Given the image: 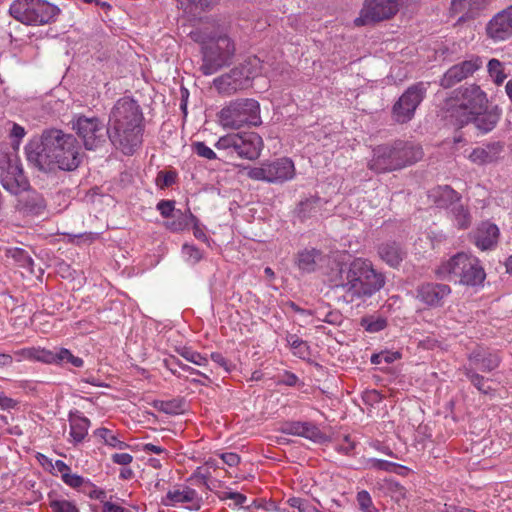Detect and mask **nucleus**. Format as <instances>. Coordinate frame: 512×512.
<instances>
[{
    "mask_svg": "<svg viewBox=\"0 0 512 512\" xmlns=\"http://www.w3.org/2000/svg\"><path fill=\"white\" fill-rule=\"evenodd\" d=\"M25 151L29 163L43 172L73 171L81 162L77 139L56 128L44 130L28 143Z\"/></svg>",
    "mask_w": 512,
    "mask_h": 512,
    "instance_id": "f257e3e1",
    "label": "nucleus"
},
{
    "mask_svg": "<svg viewBox=\"0 0 512 512\" xmlns=\"http://www.w3.org/2000/svg\"><path fill=\"white\" fill-rule=\"evenodd\" d=\"M143 113L139 104L129 98L119 99L113 106L108 121V138L126 155H131L142 144Z\"/></svg>",
    "mask_w": 512,
    "mask_h": 512,
    "instance_id": "f03ea898",
    "label": "nucleus"
},
{
    "mask_svg": "<svg viewBox=\"0 0 512 512\" xmlns=\"http://www.w3.org/2000/svg\"><path fill=\"white\" fill-rule=\"evenodd\" d=\"M385 284V274L375 269L371 261L355 258L341 265L334 286L342 289L348 302L360 303L379 292Z\"/></svg>",
    "mask_w": 512,
    "mask_h": 512,
    "instance_id": "7ed1b4c3",
    "label": "nucleus"
},
{
    "mask_svg": "<svg viewBox=\"0 0 512 512\" xmlns=\"http://www.w3.org/2000/svg\"><path fill=\"white\" fill-rule=\"evenodd\" d=\"M422 157L423 150L419 144L395 140L392 143L375 147L368 167L376 173L391 172L413 165Z\"/></svg>",
    "mask_w": 512,
    "mask_h": 512,
    "instance_id": "20e7f679",
    "label": "nucleus"
},
{
    "mask_svg": "<svg viewBox=\"0 0 512 512\" xmlns=\"http://www.w3.org/2000/svg\"><path fill=\"white\" fill-rule=\"evenodd\" d=\"M440 277L459 282L467 286H478L486 278L484 268L478 258L460 252L443 263L437 270Z\"/></svg>",
    "mask_w": 512,
    "mask_h": 512,
    "instance_id": "39448f33",
    "label": "nucleus"
},
{
    "mask_svg": "<svg viewBox=\"0 0 512 512\" xmlns=\"http://www.w3.org/2000/svg\"><path fill=\"white\" fill-rule=\"evenodd\" d=\"M9 13L25 25L41 26L55 22L60 9L46 0H14Z\"/></svg>",
    "mask_w": 512,
    "mask_h": 512,
    "instance_id": "423d86ee",
    "label": "nucleus"
},
{
    "mask_svg": "<svg viewBox=\"0 0 512 512\" xmlns=\"http://www.w3.org/2000/svg\"><path fill=\"white\" fill-rule=\"evenodd\" d=\"M202 64L200 71L208 76L232 63L235 44L224 32L210 36V43L202 46Z\"/></svg>",
    "mask_w": 512,
    "mask_h": 512,
    "instance_id": "0eeeda50",
    "label": "nucleus"
},
{
    "mask_svg": "<svg viewBox=\"0 0 512 512\" xmlns=\"http://www.w3.org/2000/svg\"><path fill=\"white\" fill-rule=\"evenodd\" d=\"M454 101L455 104L450 108V117L460 127L471 123L473 115L486 108L488 102L486 94L475 84L455 90Z\"/></svg>",
    "mask_w": 512,
    "mask_h": 512,
    "instance_id": "6e6552de",
    "label": "nucleus"
},
{
    "mask_svg": "<svg viewBox=\"0 0 512 512\" xmlns=\"http://www.w3.org/2000/svg\"><path fill=\"white\" fill-rule=\"evenodd\" d=\"M219 122L227 129H240L244 126L261 124L260 105L250 98L230 101L219 112Z\"/></svg>",
    "mask_w": 512,
    "mask_h": 512,
    "instance_id": "1a4fd4ad",
    "label": "nucleus"
},
{
    "mask_svg": "<svg viewBox=\"0 0 512 512\" xmlns=\"http://www.w3.org/2000/svg\"><path fill=\"white\" fill-rule=\"evenodd\" d=\"M259 66L260 60L258 58H249L228 73L215 78L213 80L214 87L225 96L247 89L251 86L252 79L257 75Z\"/></svg>",
    "mask_w": 512,
    "mask_h": 512,
    "instance_id": "9d476101",
    "label": "nucleus"
},
{
    "mask_svg": "<svg viewBox=\"0 0 512 512\" xmlns=\"http://www.w3.org/2000/svg\"><path fill=\"white\" fill-rule=\"evenodd\" d=\"M71 125L87 150H94L106 142L108 126L106 127L98 117L77 115L72 119Z\"/></svg>",
    "mask_w": 512,
    "mask_h": 512,
    "instance_id": "9b49d317",
    "label": "nucleus"
},
{
    "mask_svg": "<svg viewBox=\"0 0 512 512\" xmlns=\"http://www.w3.org/2000/svg\"><path fill=\"white\" fill-rule=\"evenodd\" d=\"M249 178L268 183H283L295 176L294 163L290 158L282 157L262 163L248 171Z\"/></svg>",
    "mask_w": 512,
    "mask_h": 512,
    "instance_id": "f8f14e48",
    "label": "nucleus"
},
{
    "mask_svg": "<svg viewBox=\"0 0 512 512\" xmlns=\"http://www.w3.org/2000/svg\"><path fill=\"white\" fill-rule=\"evenodd\" d=\"M402 2L403 0H365L354 23L356 26H364L390 19L399 11Z\"/></svg>",
    "mask_w": 512,
    "mask_h": 512,
    "instance_id": "ddd939ff",
    "label": "nucleus"
},
{
    "mask_svg": "<svg viewBox=\"0 0 512 512\" xmlns=\"http://www.w3.org/2000/svg\"><path fill=\"white\" fill-rule=\"evenodd\" d=\"M427 88L423 82L410 86L392 107V115L396 122H409L425 97Z\"/></svg>",
    "mask_w": 512,
    "mask_h": 512,
    "instance_id": "4468645a",
    "label": "nucleus"
},
{
    "mask_svg": "<svg viewBox=\"0 0 512 512\" xmlns=\"http://www.w3.org/2000/svg\"><path fill=\"white\" fill-rule=\"evenodd\" d=\"M19 354L25 359L35 360L46 364L70 363L74 367H82L84 364L80 357L74 356L66 348L47 350L45 348L32 347L22 349Z\"/></svg>",
    "mask_w": 512,
    "mask_h": 512,
    "instance_id": "2eb2a0df",
    "label": "nucleus"
},
{
    "mask_svg": "<svg viewBox=\"0 0 512 512\" xmlns=\"http://www.w3.org/2000/svg\"><path fill=\"white\" fill-rule=\"evenodd\" d=\"M0 168L3 171L1 183L4 189L17 195L29 188V182L16 159L4 158L0 161Z\"/></svg>",
    "mask_w": 512,
    "mask_h": 512,
    "instance_id": "dca6fc26",
    "label": "nucleus"
},
{
    "mask_svg": "<svg viewBox=\"0 0 512 512\" xmlns=\"http://www.w3.org/2000/svg\"><path fill=\"white\" fill-rule=\"evenodd\" d=\"M486 33L493 41H503L512 36V5L497 13L487 24Z\"/></svg>",
    "mask_w": 512,
    "mask_h": 512,
    "instance_id": "f3484780",
    "label": "nucleus"
},
{
    "mask_svg": "<svg viewBox=\"0 0 512 512\" xmlns=\"http://www.w3.org/2000/svg\"><path fill=\"white\" fill-rule=\"evenodd\" d=\"M451 293L446 284L425 283L417 288V299L431 307H438L443 304V299Z\"/></svg>",
    "mask_w": 512,
    "mask_h": 512,
    "instance_id": "a211bd4d",
    "label": "nucleus"
},
{
    "mask_svg": "<svg viewBox=\"0 0 512 512\" xmlns=\"http://www.w3.org/2000/svg\"><path fill=\"white\" fill-rule=\"evenodd\" d=\"M480 64L478 60H466L449 68L440 80V85L445 88H451L468 76L478 70Z\"/></svg>",
    "mask_w": 512,
    "mask_h": 512,
    "instance_id": "6ab92c4d",
    "label": "nucleus"
},
{
    "mask_svg": "<svg viewBox=\"0 0 512 512\" xmlns=\"http://www.w3.org/2000/svg\"><path fill=\"white\" fill-rule=\"evenodd\" d=\"M498 227L489 222L482 223L474 232V243L481 250L491 249L498 240Z\"/></svg>",
    "mask_w": 512,
    "mask_h": 512,
    "instance_id": "aec40b11",
    "label": "nucleus"
},
{
    "mask_svg": "<svg viewBox=\"0 0 512 512\" xmlns=\"http://www.w3.org/2000/svg\"><path fill=\"white\" fill-rule=\"evenodd\" d=\"M503 148L502 142L488 143L484 147L475 148L469 155V159L478 165L492 163L498 160Z\"/></svg>",
    "mask_w": 512,
    "mask_h": 512,
    "instance_id": "412c9836",
    "label": "nucleus"
},
{
    "mask_svg": "<svg viewBox=\"0 0 512 512\" xmlns=\"http://www.w3.org/2000/svg\"><path fill=\"white\" fill-rule=\"evenodd\" d=\"M243 143L240 149V158L249 160L257 159L260 156L263 140L255 132L241 133Z\"/></svg>",
    "mask_w": 512,
    "mask_h": 512,
    "instance_id": "4be33fe9",
    "label": "nucleus"
},
{
    "mask_svg": "<svg viewBox=\"0 0 512 512\" xmlns=\"http://www.w3.org/2000/svg\"><path fill=\"white\" fill-rule=\"evenodd\" d=\"M17 195L19 196L17 207L25 213L38 214L45 207L43 198L29 188Z\"/></svg>",
    "mask_w": 512,
    "mask_h": 512,
    "instance_id": "5701e85b",
    "label": "nucleus"
},
{
    "mask_svg": "<svg viewBox=\"0 0 512 512\" xmlns=\"http://www.w3.org/2000/svg\"><path fill=\"white\" fill-rule=\"evenodd\" d=\"M378 254L386 264L393 268L398 267L406 256V252L396 242L381 244L378 248Z\"/></svg>",
    "mask_w": 512,
    "mask_h": 512,
    "instance_id": "b1692460",
    "label": "nucleus"
},
{
    "mask_svg": "<svg viewBox=\"0 0 512 512\" xmlns=\"http://www.w3.org/2000/svg\"><path fill=\"white\" fill-rule=\"evenodd\" d=\"M500 115L495 110H483L477 111L476 114L471 118V122L475 127L482 133H488L492 131L498 123Z\"/></svg>",
    "mask_w": 512,
    "mask_h": 512,
    "instance_id": "393cba45",
    "label": "nucleus"
},
{
    "mask_svg": "<svg viewBox=\"0 0 512 512\" xmlns=\"http://www.w3.org/2000/svg\"><path fill=\"white\" fill-rule=\"evenodd\" d=\"M430 196L438 207L449 208V210L461 199L460 194L447 185L434 189Z\"/></svg>",
    "mask_w": 512,
    "mask_h": 512,
    "instance_id": "a878e982",
    "label": "nucleus"
},
{
    "mask_svg": "<svg viewBox=\"0 0 512 512\" xmlns=\"http://www.w3.org/2000/svg\"><path fill=\"white\" fill-rule=\"evenodd\" d=\"M470 367H477L483 372H491L500 364V358L496 354L485 353L480 350L473 351L469 355Z\"/></svg>",
    "mask_w": 512,
    "mask_h": 512,
    "instance_id": "bb28decb",
    "label": "nucleus"
},
{
    "mask_svg": "<svg viewBox=\"0 0 512 512\" xmlns=\"http://www.w3.org/2000/svg\"><path fill=\"white\" fill-rule=\"evenodd\" d=\"M243 143L241 133H231L222 136L215 143V148L218 151H223L226 156H233L236 154L240 157V149Z\"/></svg>",
    "mask_w": 512,
    "mask_h": 512,
    "instance_id": "cd10ccee",
    "label": "nucleus"
},
{
    "mask_svg": "<svg viewBox=\"0 0 512 512\" xmlns=\"http://www.w3.org/2000/svg\"><path fill=\"white\" fill-rule=\"evenodd\" d=\"M323 201L319 197H310L301 201L296 209V214L301 221L316 216L321 207Z\"/></svg>",
    "mask_w": 512,
    "mask_h": 512,
    "instance_id": "c85d7f7f",
    "label": "nucleus"
},
{
    "mask_svg": "<svg viewBox=\"0 0 512 512\" xmlns=\"http://www.w3.org/2000/svg\"><path fill=\"white\" fill-rule=\"evenodd\" d=\"M321 260V252L316 249L304 250L298 254L297 265L305 273L314 272Z\"/></svg>",
    "mask_w": 512,
    "mask_h": 512,
    "instance_id": "c756f323",
    "label": "nucleus"
},
{
    "mask_svg": "<svg viewBox=\"0 0 512 512\" xmlns=\"http://www.w3.org/2000/svg\"><path fill=\"white\" fill-rule=\"evenodd\" d=\"M450 211L451 219L459 229H467L471 226L472 216L467 206L460 201L454 204Z\"/></svg>",
    "mask_w": 512,
    "mask_h": 512,
    "instance_id": "7c9ffc66",
    "label": "nucleus"
},
{
    "mask_svg": "<svg viewBox=\"0 0 512 512\" xmlns=\"http://www.w3.org/2000/svg\"><path fill=\"white\" fill-rule=\"evenodd\" d=\"M486 2L487 0H451V7L455 13H466L473 17L485 7Z\"/></svg>",
    "mask_w": 512,
    "mask_h": 512,
    "instance_id": "2f4dec72",
    "label": "nucleus"
},
{
    "mask_svg": "<svg viewBox=\"0 0 512 512\" xmlns=\"http://www.w3.org/2000/svg\"><path fill=\"white\" fill-rule=\"evenodd\" d=\"M90 420L83 416H76L70 418V435L75 443H80L84 440L88 433Z\"/></svg>",
    "mask_w": 512,
    "mask_h": 512,
    "instance_id": "473e14b6",
    "label": "nucleus"
},
{
    "mask_svg": "<svg viewBox=\"0 0 512 512\" xmlns=\"http://www.w3.org/2000/svg\"><path fill=\"white\" fill-rule=\"evenodd\" d=\"M0 252H3L7 258H11L17 263L19 266L24 268H31L33 265V260L22 248L19 247H4L0 248Z\"/></svg>",
    "mask_w": 512,
    "mask_h": 512,
    "instance_id": "72a5a7b5",
    "label": "nucleus"
},
{
    "mask_svg": "<svg viewBox=\"0 0 512 512\" xmlns=\"http://www.w3.org/2000/svg\"><path fill=\"white\" fill-rule=\"evenodd\" d=\"M196 491L191 488H186L183 491L170 490L166 495L165 505H175L176 503L193 502L196 498Z\"/></svg>",
    "mask_w": 512,
    "mask_h": 512,
    "instance_id": "f704fd0d",
    "label": "nucleus"
},
{
    "mask_svg": "<svg viewBox=\"0 0 512 512\" xmlns=\"http://www.w3.org/2000/svg\"><path fill=\"white\" fill-rule=\"evenodd\" d=\"M465 376L470 382L483 394H489L491 387L488 385V381L480 374L474 371V367L464 366L462 369Z\"/></svg>",
    "mask_w": 512,
    "mask_h": 512,
    "instance_id": "c9c22d12",
    "label": "nucleus"
},
{
    "mask_svg": "<svg viewBox=\"0 0 512 512\" xmlns=\"http://www.w3.org/2000/svg\"><path fill=\"white\" fill-rule=\"evenodd\" d=\"M95 435L103 440V442L113 448H117L119 450L126 449L128 444L123 441H120L118 437L107 428H99L95 431Z\"/></svg>",
    "mask_w": 512,
    "mask_h": 512,
    "instance_id": "e433bc0d",
    "label": "nucleus"
},
{
    "mask_svg": "<svg viewBox=\"0 0 512 512\" xmlns=\"http://www.w3.org/2000/svg\"><path fill=\"white\" fill-rule=\"evenodd\" d=\"M153 407L160 412L166 414H178L183 410V401L180 399H173L169 401H154Z\"/></svg>",
    "mask_w": 512,
    "mask_h": 512,
    "instance_id": "4c0bfd02",
    "label": "nucleus"
},
{
    "mask_svg": "<svg viewBox=\"0 0 512 512\" xmlns=\"http://www.w3.org/2000/svg\"><path fill=\"white\" fill-rule=\"evenodd\" d=\"M176 217L172 221L166 222V226L172 231H181L187 228L190 224V220L194 219L191 212L183 214L180 210L176 211Z\"/></svg>",
    "mask_w": 512,
    "mask_h": 512,
    "instance_id": "58836bf2",
    "label": "nucleus"
},
{
    "mask_svg": "<svg viewBox=\"0 0 512 512\" xmlns=\"http://www.w3.org/2000/svg\"><path fill=\"white\" fill-rule=\"evenodd\" d=\"M487 68L489 75L497 85L504 82L507 76L504 73L503 64L498 59H491L488 62Z\"/></svg>",
    "mask_w": 512,
    "mask_h": 512,
    "instance_id": "ea45409f",
    "label": "nucleus"
},
{
    "mask_svg": "<svg viewBox=\"0 0 512 512\" xmlns=\"http://www.w3.org/2000/svg\"><path fill=\"white\" fill-rule=\"evenodd\" d=\"M301 437L317 443H321L325 440V435L320 431V429L309 422H303Z\"/></svg>",
    "mask_w": 512,
    "mask_h": 512,
    "instance_id": "a19ab883",
    "label": "nucleus"
},
{
    "mask_svg": "<svg viewBox=\"0 0 512 512\" xmlns=\"http://www.w3.org/2000/svg\"><path fill=\"white\" fill-rule=\"evenodd\" d=\"M178 353L185 360H187L195 365L204 367L208 363V359L205 356L201 355L200 353H198L190 348L183 347L180 350H178Z\"/></svg>",
    "mask_w": 512,
    "mask_h": 512,
    "instance_id": "79ce46f5",
    "label": "nucleus"
},
{
    "mask_svg": "<svg viewBox=\"0 0 512 512\" xmlns=\"http://www.w3.org/2000/svg\"><path fill=\"white\" fill-rule=\"evenodd\" d=\"M361 325L366 331L375 333L383 330L387 326V320L383 317H366L361 321Z\"/></svg>",
    "mask_w": 512,
    "mask_h": 512,
    "instance_id": "37998d69",
    "label": "nucleus"
},
{
    "mask_svg": "<svg viewBox=\"0 0 512 512\" xmlns=\"http://www.w3.org/2000/svg\"><path fill=\"white\" fill-rule=\"evenodd\" d=\"M369 464L371 468L387 472H396L397 469H406L404 466L397 465L396 463H393L391 461L376 458L370 459Z\"/></svg>",
    "mask_w": 512,
    "mask_h": 512,
    "instance_id": "c03bdc74",
    "label": "nucleus"
},
{
    "mask_svg": "<svg viewBox=\"0 0 512 512\" xmlns=\"http://www.w3.org/2000/svg\"><path fill=\"white\" fill-rule=\"evenodd\" d=\"M50 507L53 512H79L76 505L65 499H54L50 501Z\"/></svg>",
    "mask_w": 512,
    "mask_h": 512,
    "instance_id": "a18cd8bd",
    "label": "nucleus"
},
{
    "mask_svg": "<svg viewBox=\"0 0 512 512\" xmlns=\"http://www.w3.org/2000/svg\"><path fill=\"white\" fill-rule=\"evenodd\" d=\"M357 502L362 512H378L376 507L373 505L370 494L365 490L358 492Z\"/></svg>",
    "mask_w": 512,
    "mask_h": 512,
    "instance_id": "49530a36",
    "label": "nucleus"
},
{
    "mask_svg": "<svg viewBox=\"0 0 512 512\" xmlns=\"http://www.w3.org/2000/svg\"><path fill=\"white\" fill-rule=\"evenodd\" d=\"M220 31L214 30V31H208V28L197 29L190 32V37L195 42L202 43L203 45L210 43V36L211 35H217Z\"/></svg>",
    "mask_w": 512,
    "mask_h": 512,
    "instance_id": "de8ad7c7",
    "label": "nucleus"
},
{
    "mask_svg": "<svg viewBox=\"0 0 512 512\" xmlns=\"http://www.w3.org/2000/svg\"><path fill=\"white\" fill-rule=\"evenodd\" d=\"M81 491L88 495L92 499H98L102 503H104L106 499V492L102 489H97L92 483L87 481L85 486L81 489Z\"/></svg>",
    "mask_w": 512,
    "mask_h": 512,
    "instance_id": "09e8293b",
    "label": "nucleus"
},
{
    "mask_svg": "<svg viewBox=\"0 0 512 512\" xmlns=\"http://www.w3.org/2000/svg\"><path fill=\"white\" fill-rule=\"evenodd\" d=\"M62 480L65 484L72 488H83L88 480H85L82 476L77 474H72L71 471L69 473H65L62 475Z\"/></svg>",
    "mask_w": 512,
    "mask_h": 512,
    "instance_id": "8fccbe9b",
    "label": "nucleus"
},
{
    "mask_svg": "<svg viewBox=\"0 0 512 512\" xmlns=\"http://www.w3.org/2000/svg\"><path fill=\"white\" fill-rule=\"evenodd\" d=\"M195 153L203 158L213 160L219 158L217 154L208 147L204 142H196L193 144Z\"/></svg>",
    "mask_w": 512,
    "mask_h": 512,
    "instance_id": "3c124183",
    "label": "nucleus"
},
{
    "mask_svg": "<svg viewBox=\"0 0 512 512\" xmlns=\"http://www.w3.org/2000/svg\"><path fill=\"white\" fill-rule=\"evenodd\" d=\"M287 502L289 506L298 509L299 512H315V507L302 498L291 497Z\"/></svg>",
    "mask_w": 512,
    "mask_h": 512,
    "instance_id": "603ef678",
    "label": "nucleus"
},
{
    "mask_svg": "<svg viewBox=\"0 0 512 512\" xmlns=\"http://www.w3.org/2000/svg\"><path fill=\"white\" fill-rule=\"evenodd\" d=\"M157 209L160 212V214L165 217H176V214H174L175 210V201L172 200H161L157 204Z\"/></svg>",
    "mask_w": 512,
    "mask_h": 512,
    "instance_id": "864d4df0",
    "label": "nucleus"
},
{
    "mask_svg": "<svg viewBox=\"0 0 512 512\" xmlns=\"http://www.w3.org/2000/svg\"><path fill=\"white\" fill-rule=\"evenodd\" d=\"M182 252L193 264L197 263L202 258L200 250L193 245L184 244Z\"/></svg>",
    "mask_w": 512,
    "mask_h": 512,
    "instance_id": "5fc2aeb1",
    "label": "nucleus"
},
{
    "mask_svg": "<svg viewBox=\"0 0 512 512\" xmlns=\"http://www.w3.org/2000/svg\"><path fill=\"white\" fill-rule=\"evenodd\" d=\"M287 341L289 343V345L295 349V353L296 354H299V355H304L306 350H307V345L306 343L301 340L299 337H297L296 335H289L287 337Z\"/></svg>",
    "mask_w": 512,
    "mask_h": 512,
    "instance_id": "6e6d98bb",
    "label": "nucleus"
},
{
    "mask_svg": "<svg viewBox=\"0 0 512 512\" xmlns=\"http://www.w3.org/2000/svg\"><path fill=\"white\" fill-rule=\"evenodd\" d=\"M302 428H303V422H291V423H287L283 427L282 431L285 434L295 435V436H300L301 437Z\"/></svg>",
    "mask_w": 512,
    "mask_h": 512,
    "instance_id": "4d7b16f0",
    "label": "nucleus"
},
{
    "mask_svg": "<svg viewBox=\"0 0 512 512\" xmlns=\"http://www.w3.org/2000/svg\"><path fill=\"white\" fill-rule=\"evenodd\" d=\"M211 359L220 367H222L225 370V372L229 373L231 371V364L221 353H212Z\"/></svg>",
    "mask_w": 512,
    "mask_h": 512,
    "instance_id": "13d9d810",
    "label": "nucleus"
},
{
    "mask_svg": "<svg viewBox=\"0 0 512 512\" xmlns=\"http://www.w3.org/2000/svg\"><path fill=\"white\" fill-rule=\"evenodd\" d=\"M174 362H175V363H176V364H177L181 369H183V370H185V371H189V372H190V373H192V374H198V375H201V376H203V377L207 378V375H206L205 373L200 372V371H198V370H195V369L191 368V367H190V366H188V365L182 364V363H181V362H179V361H175L174 359H173V360H171L170 362H167V367L171 370V372H172L173 374H176V370H175L174 368H172V364H173Z\"/></svg>",
    "mask_w": 512,
    "mask_h": 512,
    "instance_id": "bf43d9fd",
    "label": "nucleus"
},
{
    "mask_svg": "<svg viewBox=\"0 0 512 512\" xmlns=\"http://www.w3.org/2000/svg\"><path fill=\"white\" fill-rule=\"evenodd\" d=\"M112 461L119 465H129L133 461V456L128 453H115L112 455Z\"/></svg>",
    "mask_w": 512,
    "mask_h": 512,
    "instance_id": "052dcab7",
    "label": "nucleus"
},
{
    "mask_svg": "<svg viewBox=\"0 0 512 512\" xmlns=\"http://www.w3.org/2000/svg\"><path fill=\"white\" fill-rule=\"evenodd\" d=\"M222 498L234 500L237 506H242L247 500L244 494L238 492H225Z\"/></svg>",
    "mask_w": 512,
    "mask_h": 512,
    "instance_id": "680f3d73",
    "label": "nucleus"
},
{
    "mask_svg": "<svg viewBox=\"0 0 512 512\" xmlns=\"http://www.w3.org/2000/svg\"><path fill=\"white\" fill-rule=\"evenodd\" d=\"M210 6L209 0H189V11L192 12L193 10H201L204 11L208 9Z\"/></svg>",
    "mask_w": 512,
    "mask_h": 512,
    "instance_id": "e2e57ef3",
    "label": "nucleus"
},
{
    "mask_svg": "<svg viewBox=\"0 0 512 512\" xmlns=\"http://www.w3.org/2000/svg\"><path fill=\"white\" fill-rule=\"evenodd\" d=\"M221 459L229 466H236L240 462V457L236 453L226 452L220 455Z\"/></svg>",
    "mask_w": 512,
    "mask_h": 512,
    "instance_id": "0e129e2a",
    "label": "nucleus"
},
{
    "mask_svg": "<svg viewBox=\"0 0 512 512\" xmlns=\"http://www.w3.org/2000/svg\"><path fill=\"white\" fill-rule=\"evenodd\" d=\"M103 512H125V508L109 501H104Z\"/></svg>",
    "mask_w": 512,
    "mask_h": 512,
    "instance_id": "69168bd1",
    "label": "nucleus"
},
{
    "mask_svg": "<svg viewBox=\"0 0 512 512\" xmlns=\"http://www.w3.org/2000/svg\"><path fill=\"white\" fill-rule=\"evenodd\" d=\"M382 355H383V362L387 363V364L392 363L401 357V354L398 351H396V352L384 351V352H382Z\"/></svg>",
    "mask_w": 512,
    "mask_h": 512,
    "instance_id": "338daca9",
    "label": "nucleus"
},
{
    "mask_svg": "<svg viewBox=\"0 0 512 512\" xmlns=\"http://www.w3.org/2000/svg\"><path fill=\"white\" fill-rule=\"evenodd\" d=\"M10 135L12 138H15L19 141L25 136V130L22 126L15 123L12 127Z\"/></svg>",
    "mask_w": 512,
    "mask_h": 512,
    "instance_id": "774afa93",
    "label": "nucleus"
}]
</instances>
